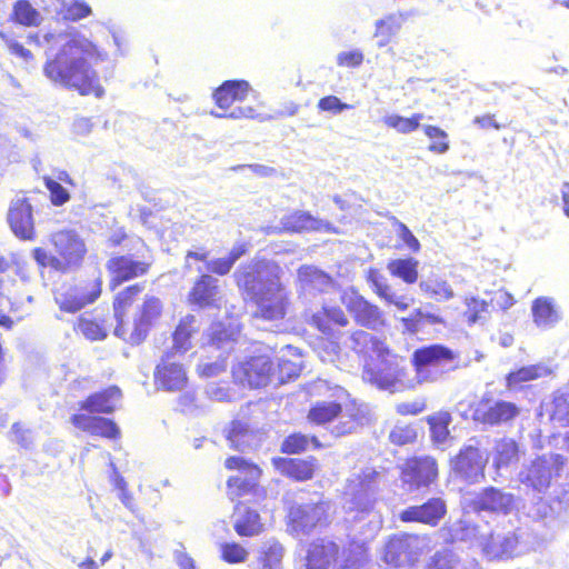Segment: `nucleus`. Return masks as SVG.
Returning a JSON list of instances; mask_svg holds the SVG:
<instances>
[{
	"mask_svg": "<svg viewBox=\"0 0 569 569\" xmlns=\"http://www.w3.org/2000/svg\"><path fill=\"white\" fill-rule=\"evenodd\" d=\"M39 46L59 47L58 53L48 60L43 72L48 79L63 87L72 88L81 94H94L100 98L104 90L99 82L96 71L90 68L87 58L104 61L106 51L100 50L93 42L78 32L30 36Z\"/></svg>",
	"mask_w": 569,
	"mask_h": 569,
	"instance_id": "nucleus-1",
	"label": "nucleus"
},
{
	"mask_svg": "<svg viewBox=\"0 0 569 569\" xmlns=\"http://www.w3.org/2000/svg\"><path fill=\"white\" fill-rule=\"evenodd\" d=\"M279 272V267L267 260L252 261L234 272L239 289L254 305V319L272 323L284 319L290 296L280 281Z\"/></svg>",
	"mask_w": 569,
	"mask_h": 569,
	"instance_id": "nucleus-2",
	"label": "nucleus"
},
{
	"mask_svg": "<svg viewBox=\"0 0 569 569\" xmlns=\"http://www.w3.org/2000/svg\"><path fill=\"white\" fill-rule=\"evenodd\" d=\"M139 284L130 286L119 292L113 302L117 326L114 335L131 345L141 343L148 336L152 326L162 315V302L154 296H146L141 303H137L132 315V322H126V309L134 302V298L141 292Z\"/></svg>",
	"mask_w": 569,
	"mask_h": 569,
	"instance_id": "nucleus-3",
	"label": "nucleus"
},
{
	"mask_svg": "<svg viewBox=\"0 0 569 569\" xmlns=\"http://www.w3.org/2000/svg\"><path fill=\"white\" fill-rule=\"evenodd\" d=\"M380 472L371 467L355 470L347 480L343 492V509L352 520L370 517L369 523L373 532L381 528V519L373 511L375 493Z\"/></svg>",
	"mask_w": 569,
	"mask_h": 569,
	"instance_id": "nucleus-4",
	"label": "nucleus"
},
{
	"mask_svg": "<svg viewBox=\"0 0 569 569\" xmlns=\"http://www.w3.org/2000/svg\"><path fill=\"white\" fill-rule=\"evenodd\" d=\"M366 560L363 543L352 542L348 549L339 553L336 542L317 539L309 543L305 557V569H328L335 562L337 569H349L360 566Z\"/></svg>",
	"mask_w": 569,
	"mask_h": 569,
	"instance_id": "nucleus-5",
	"label": "nucleus"
},
{
	"mask_svg": "<svg viewBox=\"0 0 569 569\" xmlns=\"http://www.w3.org/2000/svg\"><path fill=\"white\" fill-rule=\"evenodd\" d=\"M456 355L441 345H431L417 349L412 355L417 383L435 382L443 375L455 370Z\"/></svg>",
	"mask_w": 569,
	"mask_h": 569,
	"instance_id": "nucleus-6",
	"label": "nucleus"
},
{
	"mask_svg": "<svg viewBox=\"0 0 569 569\" xmlns=\"http://www.w3.org/2000/svg\"><path fill=\"white\" fill-rule=\"evenodd\" d=\"M567 458L560 453H546L523 466L519 481L535 492H546L565 471Z\"/></svg>",
	"mask_w": 569,
	"mask_h": 569,
	"instance_id": "nucleus-7",
	"label": "nucleus"
},
{
	"mask_svg": "<svg viewBox=\"0 0 569 569\" xmlns=\"http://www.w3.org/2000/svg\"><path fill=\"white\" fill-rule=\"evenodd\" d=\"M332 518L328 500L310 501L292 506L288 513V530L296 537L308 536L318 528L327 527Z\"/></svg>",
	"mask_w": 569,
	"mask_h": 569,
	"instance_id": "nucleus-8",
	"label": "nucleus"
},
{
	"mask_svg": "<svg viewBox=\"0 0 569 569\" xmlns=\"http://www.w3.org/2000/svg\"><path fill=\"white\" fill-rule=\"evenodd\" d=\"M402 377L403 369L399 366L398 357L392 355L389 349L388 355L366 361L362 371V379L366 382L391 393L406 388Z\"/></svg>",
	"mask_w": 569,
	"mask_h": 569,
	"instance_id": "nucleus-9",
	"label": "nucleus"
},
{
	"mask_svg": "<svg viewBox=\"0 0 569 569\" xmlns=\"http://www.w3.org/2000/svg\"><path fill=\"white\" fill-rule=\"evenodd\" d=\"M479 547L488 559L517 556L525 551V531L520 528L513 531L492 530L481 535Z\"/></svg>",
	"mask_w": 569,
	"mask_h": 569,
	"instance_id": "nucleus-10",
	"label": "nucleus"
},
{
	"mask_svg": "<svg viewBox=\"0 0 569 569\" xmlns=\"http://www.w3.org/2000/svg\"><path fill=\"white\" fill-rule=\"evenodd\" d=\"M340 299L355 322L360 327L378 330L386 325L383 311L378 306L369 302L353 288L343 290Z\"/></svg>",
	"mask_w": 569,
	"mask_h": 569,
	"instance_id": "nucleus-11",
	"label": "nucleus"
},
{
	"mask_svg": "<svg viewBox=\"0 0 569 569\" xmlns=\"http://www.w3.org/2000/svg\"><path fill=\"white\" fill-rule=\"evenodd\" d=\"M101 286L102 279L100 276L74 286H64L57 290L54 300L61 310L77 312L99 298Z\"/></svg>",
	"mask_w": 569,
	"mask_h": 569,
	"instance_id": "nucleus-12",
	"label": "nucleus"
},
{
	"mask_svg": "<svg viewBox=\"0 0 569 569\" xmlns=\"http://www.w3.org/2000/svg\"><path fill=\"white\" fill-rule=\"evenodd\" d=\"M521 409L511 401L483 396L475 406L472 419L486 426L510 425L520 415Z\"/></svg>",
	"mask_w": 569,
	"mask_h": 569,
	"instance_id": "nucleus-13",
	"label": "nucleus"
},
{
	"mask_svg": "<svg viewBox=\"0 0 569 569\" xmlns=\"http://www.w3.org/2000/svg\"><path fill=\"white\" fill-rule=\"evenodd\" d=\"M463 508L476 513L508 515L515 507V496L500 489L489 487L477 495H465Z\"/></svg>",
	"mask_w": 569,
	"mask_h": 569,
	"instance_id": "nucleus-14",
	"label": "nucleus"
},
{
	"mask_svg": "<svg viewBox=\"0 0 569 569\" xmlns=\"http://www.w3.org/2000/svg\"><path fill=\"white\" fill-rule=\"evenodd\" d=\"M339 418L333 427L332 433L336 437L353 432L359 426V419L353 413L342 412L341 406L336 401L317 402L309 411L308 418L317 425H323L333 418Z\"/></svg>",
	"mask_w": 569,
	"mask_h": 569,
	"instance_id": "nucleus-15",
	"label": "nucleus"
},
{
	"mask_svg": "<svg viewBox=\"0 0 569 569\" xmlns=\"http://www.w3.org/2000/svg\"><path fill=\"white\" fill-rule=\"evenodd\" d=\"M271 371L272 363L269 357L258 356L234 366L232 368V376L242 386L260 388L268 385Z\"/></svg>",
	"mask_w": 569,
	"mask_h": 569,
	"instance_id": "nucleus-16",
	"label": "nucleus"
},
{
	"mask_svg": "<svg viewBox=\"0 0 569 569\" xmlns=\"http://www.w3.org/2000/svg\"><path fill=\"white\" fill-rule=\"evenodd\" d=\"M51 243L60 257L61 269L79 264L87 252L84 241L73 230H60L52 233Z\"/></svg>",
	"mask_w": 569,
	"mask_h": 569,
	"instance_id": "nucleus-17",
	"label": "nucleus"
},
{
	"mask_svg": "<svg viewBox=\"0 0 569 569\" xmlns=\"http://www.w3.org/2000/svg\"><path fill=\"white\" fill-rule=\"evenodd\" d=\"M420 553L419 539L412 535H400L389 539L383 549V560L395 567L413 563Z\"/></svg>",
	"mask_w": 569,
	"mask_h": 569,
	"instance_id": "nucleus-18",
	"label": "nucleus"
},
{
	"mask_svg": "<svg viewBox=\"0 0 569 569\" xmlns=\"http://www.w3.org/2000/svg\"><path fill=\"white\" fill-rule=\"evenodd\" d=\"M438 476L437 462L431 457L409 459L401 473V479L409 490L427 487Z\"/></svg>",
	"mask_w": 569,
	"mask_h": 569,
	"instance_id": "nucleus-19",
	"label": "nucleus"
},
{
	"mask_svg": "<svg viewBox=\"0 0 569 569\" xmlns=\"http://www.w3.org/2000/svg\"><path fill=\"white\" fill-rule=\"evenodd\" d=\"M188 382L187 373L181 363L167 353L154 370V385L168 392L181 391Z\"/></svg>",
	"mask_w": 569,
	"mask_h": 569,
	"instance_id": "nucleus-20",
	"label": "nucleus"
},
{
	"mask_svg": "<svg viewBox=\"0 0 569 569\" xmlns=\"http://www.w3.org/2000/svg\"><path fill=\"white\" fill-rule=\"evenodd\" d=\"M9 226L12 232L22 240H33L34 224L32 207L27 198L16 197L12 199L8 216Z\"/></svg>",
	"mask_w": 569,
	"mask_h": 569,
	"instance_id": "nucleus-21",
	"label": "nucleus"
},
{
	"mask_svg": "<svg viewBox=\"0 0 569 569\" xmlns=\"http://www.w3.org/2000/svg\"><path fill=\"white\" fill-rule=\"evenodd\" d=\"M488 461L487 456L478 448L468 446L460 451L453 461L455 472L469 482H477L483 478Z\"/></svg>",
	"mask_w": 569,
	"mask_h": 569,
	"instance_id": "nucleus-22",
	"label": "nucleus"
},
{
	"mask_svg": "<svg viewBox=\"0 0 569 569\" xmlns=\"http://www.w3.org/2000/svg\"><path fill=\"white\" fill-rule=\"evenodd\" d=\"M226 467L228 469H237L238 475L231 477L228 480V487L233 493V489H237V495H242L253 488L261 475V470L258 466L249 463L243 458L230 457L226 460Z\"/></svg>",
	"mask_w": 569,
	"mask_h": 569,
	"instance_id": "nucleus-23",
	"label": "nucleus"
},
{
	"mask_svg": "<svg viewBox=\"0 0 569 569\" xmlns=\"http://www.w3.org/2000/svg\"><path fill=\"white\" fill-rule=\"evenodd\" d=\"M367 281L380 299L388 305L395 306L400 311L407 310L413 301L412 298L406 295L397 293L388 283L386 277L377 269L370 268L368 270Z\"/></svg>",
	"mask_w": 569,
	"mask_h": 569,
	"instance_id": "nucleus-24",
	"label": "nucleus"
},
{
	"mask_svg": "<svg viewBox=\"0 0 569 569\" xmlns=\"http://www.w3.org/2000/svg\"><path fill=\"white\" fill-rule=\"evenodd\" d=\"M239 332V326L236 322L229 321L227 325L213 322L202 335V346L213 347L227 353L231 350Z\"/></svg>",
	"mask_w": 569,
	"mask_h": 569,
	"instance_id": "nucleus-25",
	"label": "nucleus"
},
{
	"mask_svg": "<svg viewBox=\"0 0 569 569\" xmlns=\"http://www.w3.org/2000/svg\"><path fill=\"white\" fill-rule=\"evenodd\" d=\"M148 267L149 263L147 262L134 261L124 256L111 258L107 263V268L112 274L110 281L111 289H114L123 281L144 274Z\"/></svg>",
	"mask_w": 569,
	"mask_h": 569,
	"instance_id": "nucleus-26",
	"label": "nucleus"
},
{
	"mask_svg": "<svg viewBox=\"0 0 569 569\" xmlns=\"http://www.w3.org/2000/svg\"><path fill=\"white\" fill-rule=\"evenodd\" d=\"M328 223L312 217L305 211H295L281 218L279 227H269L268 232H301L309 230H322L328 228Z\"/></svg>",
	"mask_w": 569,
	"mask_h": 569,
	"instance_id": "nucleus-27",
	"label": "nucleus"
},
{
	"mask_svg": "<svg viewBox=\"0 0 569 569\" xmlns=\"http://www.w3.org/2000/svg\"><path fill=\"white\" fill-rule=\"evenodd\" d=\"M446 513V505L440 498H433L421 506L409 507L400 513L402 521H418L436 526Z\"/></svg>",
	"mask_w": 569,
	"mask_h": 569,
	"instance_id": "nucleus-28",
	"label": "nucleus"
},
{
	"mask_svg": "<svg viewBox=\"0 0 569 569\" xmlns=\"http://www.w3.org/2000/svg\"><path fill=\"white\" fill-rule=\"evenodd\" d=\"M219 300L218 280L210 274H202L189 293V301L201 308L218 306Z\"/></svg>",
	"mask_w": 569,
	"mask_h": 569,
	"instance_id": "nucleus-29",
	"label": "nucleus"
},
{
	"mask_svg": "<svg viewBox=\"0 0 569 569\" xmlns=\"http://www.w3.org/2000/svg\"><path fill=\"white\" fill-rule=\"evenodd\" d=\"M71 422L78 429H81L93 436L116 439L120 435V430L117 425L106 418L91 417L84 413H79L72 416Z\"/></svg>",
	"mask_w": 569,
	"mask_h": 569,
	"instance_id": "nucleus-30",
	"label": "nucleus"
},
{
	"mask_svg": "<svg viewBox=\"0 0 569 569\" xmlns=\"http://www.w3.org/2000/svg\"><path fill=\"white\" fill-rule=\"evenodd\" d=\"M201 323L192 315L183 317L172 335V348L176 352L184 353L193 347L198 339Z\"/></svg>",
	"mask_w": 569,
	"mask_h": 569,
	"instance_id": "nucleus-31",
	"label": "nucleus"
},
{
	"mask_svg": "<svg viewBox=\"0 0 569 569\" xmlns=\"http://www.w3.org/2000/svg\"><path fill=\"white\" fill-rule=\"evenodd\" d=\"M251 87L244 80H228L224 81L214 92L213 99L216 104L223 110L229 109L234 102H242Z\"/></svg>",
	"mask_w": 569,
	"mask_h": 569,
	"instance_id": "nucleus-32",
	"label": "nucleus"
},
{
	"mask_svg": "<svg viewBox=\"0 0 569 569\" xmlns=\"http://www.w3.org/2000/svg\"><path fill=\"white\" fill-rule=\"evenodd\" d=\"M350 348L357 353L368 357L367 361H372L377 357L388 355V347L371 333L363 330H356L351 333Z\"/></svg>",
	"mask_w": 569,
	"mask_h": 569,
	"instance_id": "nucleus-33",
	"label": "nucleus"
},
{
	"mask_svg": "<svg viewBox=\"0 0 569 569\" xmlns=\"http://www.w3.org/2000/svg\"><path fill=\"white\" fill-rule=\"evenodd\" d=\"M567 510V505L559 498L539 499L529 510V516L545 526L551 527L560 520Z\"/></svg>",
	"mask_w": 569,
	"mask_h": 569,
	"instance_id": "nucleus-34",
	"label": "nucleus"
},
{
	"mask_svg": "<svg viewBox=\"0 0 569 569\" xmlns=\"http://www.w3.org/2000/svg\"><path fill=\"white\" fill-rule=\"evenodd\" d=\"M533 322L541 329L555 327L561 320V312L552 298H537L531 306Z\"/></svg>",
	"mask_w": 569,
	"mask_h": 569,
	"instance_id": "nucleus-35",
	"label": "nucleus"
},
{
	"mask_svg": "<svg viewBox=\"0 0 569 569\" xmlns=\"http://www.w3.org/2000/svg\"><path fill=\"white\" fill-rule=\"evenodd\" d=\"M121 399V390L118 387H110L97 392L82 402L81 409L94 413L112 412Z\"/></svg>",
	"mask_w": 569,
	"mask_h": 569,
	"instance_id": "nucleus-36",
	"label": "nucleus"
},
{
	"mask_svg": "<svg viewBox=\"0 0 569 569\" xmlns=\"http://www.w3.org/2000/svg\"><path fill=\"white\" fill-rule=\"evenodd\" d=\"M298 280L302 291L323 292L330 289L333 281L322 270L313 266H302L298 270Z\"/></svg>",
	"mask_w": 569,
	"mask_h": 569,
	"instance_id": "nucleus-37",
	"label": "nucleus"
},
{
	"mask_svg": "<svg viewBox=\"0 0 569 569\" xmlns=\"http://www.w3.org/2000/svg\"><path fill=\"white\" fill-rule=\"evenodd\" d=\"M233 527L236 532L242 537L257 536L263 530L258 512L246 506L236 507Z\"/></svg>",
	"mask_w": 569,
	"mask_h": 569,
	"instance_id": "nucleus-38",
	"label": "nucleus"
},
{
	"mask_svg": "<svg viewBox=\"0 0 569 569\" xmlns=\"http://www.w3.org/2000/svg\"><path fill=\"white\" fill-rule=\"evenodd\" d=\"M276 467L286 476L299 481L311 479L317 465L316 460L284 459L274 460Z\"/></svg>",
	"mask_w": 569,
	"mask_h": 569,
	"instance_id": "nucleus-39",
	"label": "nucleus"
},
{
	"mask_svg": "<svg viewBox=\"0 0 569 569\" xmlns=\"http://www.w3.org/2000/svg\"><path fill=\"white\" fill-rule=\"evenodd\" d=\"M227 440L231 448L246 451L256 448L260 439L244 422L233 421L228 430Z\"/></svg>",
	"mask_w": 569,
	"mask_h": 569,
	"instance_id": "nucleus-40",
	"label": "nucleus"
},
{
	"mask_svg": "<svg viewBox=\"0 0 569 569\" xmlns=\"http://www.w3.org/2000/svg\"><path fill=\"white\" fill-rule=\"evenodd\" d=\"M403 18L401 14H389L376 21L375 37L378 39V47H386L401 29Z\"/></svg>",
	"mask_w": 569,
	"mask_h": 569,
	"instance_id": "nucleus-41",
	"label": "nucleus"
},
{
	"mask_svg": "<svg viewBox=\"0 0 569 569\" xmlns=\"http://www.w3.org/2000/svg\"><path fill=\"white\" fill-rule=\"evenodd\" d=\"M420 290L436 301H448L455 297V291L447 280L432 276L420 281Z\"/></svg>",
	"mask_w": 569,
	"mask_h": 569,
	"instance_id": "nucleus-42",
	"label": "nucleus"
},
{
	"mask_svg": "<svg viewBox=\"0 0 569 569\" xmlns=\"http://www.w3.org/2000/svg\"><path fill=\"white\" fill-rule=\"evenodd\" d=\"M418 260L413 258L395 259L388 262L387 269L393 277L411 284L418 280Z\"/></svg>",
	"mask_w": 569,
	"mask_h": 569,
	"instance_id": "nucleus-43",
	"label": "nucleus"
},
{
	"mask_svg": "<svg viewBox=\"0 0 569 569\" xmlns=\"http://www.w3.org/2000/svg\"><path fill=\"white\" fill-rule=\"evenodd\" d=\"M451 422L449 412H437L428 418L431 438L438 446H446L450 440L448 426Z\"/></svg>",
	"mask_w": 569,
	"mask_h": 569,
	"instance_id": "nucleus-44",
	"label": "nucleus"
},
{
	"mask_svg": "<svg viewBox=\"0 0 569 569\" xmlns=\"http://www.w3.org/2000/svg\"><path fill=\"white\" fill-rule=\"evenodd\" d=\"M244 251L243 246L233 247L226 257L207 261L206 270L219 276H224L230 272L233 264L243 256Z\"/></svg>",
	"mask_w": 569,
	"mask_h": 569,
	"instance_id": "nucleus-45",
	"label": "nucleus"
},
{
	"mask_svg": "<svg viewBox=\"0 0 569 569\" xmlns=\"http://www.w3.org/2000/svg\"><path fill=\"white\" fill-rule=\"evenodd\" d=\"M465 317L469 325L485 323L489 317V303L473 296L465 298Z\"/></svg>",
	"mask_w": 569,
	"mask_h": 569,
	"instance_id": "nucleus-46",
	"label": "nucleus"
},
{
	"mask_svg": "<svg viewBox=\"0 0 569 569\" xmlns=\"http://www.w3.org/2000/svg\"><path fill=\"white\" fill-rule=\"evenodd\" d=\"M518 445L512 439H501L496 445L495 465L498 469L518 461Z\"/></svg>",
	"mask_w": 569,
	"mask_h": 569,
	"instance_id": "nucleus-47",
	"label": "nucleus"
},
{
	"mask_svg": "<svg viewBox=\"0 0 569 569\" xmlns=\"http://www.w3.org/2000/svg\"><path fill=\"white\" fill-rule=\"evenodd\" d=\"M549 370L546 366L535 365L523 367L515 372H511L507 376V386L509 388H515L521 382H527L543 376H547Z\"/></svg>",
	"mask_w": 569,
	"mask_h": 569,
	"instance_id": "nucleus-48",
	"label": "nucleus"
},
{
	"mask_svg": "<svg viewBox=\"0 0 569 569\" xmlns=\"http://www.w3.org/2000/svg\"><path fill=\"white\" fill-rule=\"evenodd\" d=\"M425 116L422 113H415L411 118L389 114L383 118V123L400 133H410L419 128L420 121Z\"/></svg>",
	"mask_w": 569,
	"mask_h": 569,
	"instance_id": "nucleus-49",
	"label": "nucleus"
},
{
	"mask_svg": "<svg viewBox=\"0 0 569 569\" xmlns=\"http://www.w3.org/2000/svg\"><path fill=\"white\" fill-rule=\"evenodd\" d=\"M312 445L315 448H319L320 443L316 437H308L302 433H293L284 439L281 449L286 453H299L309 448Z\"/></svg>",
	"mask_w": 569,
	"mask_h": 569,
	"instance_id": "nucleus-50",
	"label": "nucleus"
},
{
	"mask_svg": "<svg viewBox=\"0 0 569 569\" xmlns=\"http://www.w3.org/2000/svg\"><path fill=\"white\" fill-rule=\"evenodd\" d=\"M64 18L70 20H80L91 14V8L78 0H57Z\"/></svg>",
	"mask_w": 569,
	"mask_h": 569,
	"instance_id": "nucleus-51",
	"label": "nucleus"
},
{
	"mask_svg": "<svg viewBox=\"0 0 569 569\" xmlns=\"http://www.w3.org/2000/svg\"><path fill=\"white\" fill-rule=\"evenodd\" d=\"M16 20L24 26H36L40 22V13L27 0H20L14 4Z\"/></svg>",
	"mask_w": 569,
	"mask_h": 569,
	"instance_id": "nucleus-52",
	"label": "nucleus"
},
{
	"mask_svg": "<svg viewBox=\"0 0 569 569\" xmlns=\"http://www.w3.org/2000/svg\"><path fill=\"white\" fill-rule=\"evenodd\" d=\"M425 134L432 140L429 150L435 153H445L449 150L448 134L446 131L435 126H425Z\"/></svg>",
	"mask_w": 569,
	"mask_h": 569,
	"instance_id": "nucleus-53",
	"label": "nucleus"
},
{
	"mask_svg": "<svg viewBox=\"0 0 569 569\" xmlns=\"http://www.w3.org/2000/svg\"><path fill=\"white\" fill-rule=\"evenodd\" d=\"M300 371V362L281 358L277 369L271 371V376H274L280 383H284L287 380L298 377Z\"/></svg>",
	"mask_w": 569,
	"mask_h": 569,
	"instance_id": "nucleus-54",
	"label": "nucleus"
},
{
	"mask_svg": "<svg viewBox=\"0 0 569 569\" xmlns=\"http://www.w3.org/2000/svg\"><path fill=\"white\" fill-rule=\"evenodd\" d=\"M263 566L268 569H281L283 547L277 541H269L263 547Z\"/></svg>",
	"mask_w": 569,
	"mask_h": 569,
	"instance_id": "nucleus-55",
	"label": "nucleus"
},
{
	"mask_svg": "<svg viewBox=\"0 0 569 569\" xmlns=\"http://www.w3.org/2000/svg\"><path fill=\"white\" fill-rule=\"evenodd\" d=\"M77 329L89 340H102L107 336L104 327L87 317L79 319Z\"/></svg>",
	"mask_w": 569,
	"mask_h": 569,
	"instance_id": "nucleus-56",
	"label": "nucleus"
},
{
	"mask_svg": "<svg viewBox=\"0 0 569 569\" xmlns=\"http://www.w3.org/2000/svg\"><path fill=\"white\" fill-rule=\"evenodd\" d=\"M460 565V557L449 550L437 552L426 569H457Z\"/></svg>",
	"mask_w": 569,
	"mask_h": 569,
	"instance_id": "nucleus-57",
	"label": "nucleus"
},
{
	"mask_svg": "<svg viewBox=\"0 0 569 569\" xmlns=\"http://www.w3.org/2000/svg\"><path fill=\"white\" fill-rule=\"evenodd\" d=\"M453 539L460 541H476L479 546L480 537L478 536V528L466 520L455 523L451 528Z\"/></svg>",
	"mask_w": 569,
	"mask_h": 569,
	"instance_id": "nucleus-58",
	"label": "nucleus"
},
{
	"mask_svg": "<svg viewBox=\"0 0 569 569\" xmlns=\"http://www.w3.org/2000/svg\"><path fill=\"white\" fill-rule=\"evenodd\" d=\"M43 180L47 189L50 191L51 202L54 206H62L69 201L70 194L67 189L60 184V182L51 177H44Z\"/></svg>",
	"mask_w": 569,
	"mask_h": 569,
	"instance_id": "nucleus-59",
	"label": "nucleus"
},
{
	"mask_svg": "<svg viewBox=\"0 0 569 569\" xmlns=\"http://www.w3.org/2000/svg\"><path fill=\"white\" fill-rule=\"evenodd\" d=\"M416 438L417 432L411 426H396L389 435L390 441L399 446L411 443Z\"/></svg>",
	"mask_w": 569,
	"mask_h": 569,
	"instance_id": "nucleus-60",
	"label": "nucleus"
},
{
	"mask_svg": "<svg viewBox=\"0 0 569 569\" xmlns=\"http://www.w3.org/2000/svg\"><path fill=\"white\" fill-rule=\"evenodd\" d=\"M222 558L230 563L243 562L248 557V551L239 543H224L221 548Z\"/></svg>",
	"mask_w": 569,
	"mask_h": 569,
	"instance_id": "nucleus-61",
	"label": "nucleus"
},
{
	"mask_svg": "<svg viewBox=\"0 0 569 569\" xmlns=\"http://www.w3.org/2000/svg\"><path fill=\"white\" fill-rule=\"evenodd\" d=\"M0 38L11 54L22 59L24 62H29L32 59V53L11 36L0 31Z\"/></svg>",
	"mask_w": 569,
	"mask_h": 569,
	"instance_id": "nucleus-62",
	"label": "nucleus"
},
{
	"mask_svg": "<svg viewBox=\"0 0 569 569\" xmlns=\"http://www.w3.org/2000/svg\"><path fill=\"white\" fill-rule=\"evenodd\" d=\"M552 419L569 425V392L556 397Z\"/></svg>",
	"mask_w": 569,
	"mask_h": 569,
	"instance_id": "nucleus-63",
	"label": "nucleus"
},
{
	"mask_svg": "<svg viewBox=\"0 0 569 569\" xmlns=\"http://www.w3.org/2000/svg\"><path fill=\"white\" fill-rule=\"evenodd\" d=\"M318 108L321 111H328L333 114H339L345 110L351 109L352 106L342 102L338 97L336 96H327L321 98L318 101Z\"/></svg>",
	"mask_w": 569,
	"mask_h": 569,
	"instance_id": "nucleus-64",
	"label": "nucleus"
}]
</instances>
